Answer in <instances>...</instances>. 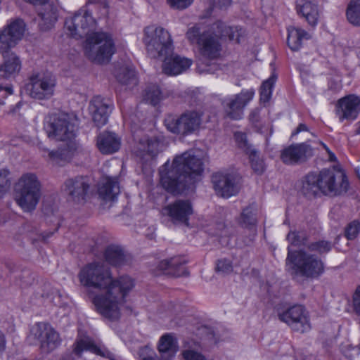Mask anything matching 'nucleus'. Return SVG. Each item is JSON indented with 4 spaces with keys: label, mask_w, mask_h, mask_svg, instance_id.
<instances>
[{
    "label": "nucleus",
    "mask_w": 360,
    "mask_h": 360,
    "mask_svg": "<svg viewBox=\"0 0 360 360\" xmlns=\"http://www.w3.org/2000/svg\"><path fill=\"white\" fill-rule=\"evenodd\" d=\"M96 146L102 154H112L120 150L121 139L113 132L103 131L98 136Z\"/></svg>",
    "instance_id": "25"
},
{
    "label": "nucleus",
    "mask_w": 360,
    "mask_h": 360,
    "mask_svg": "<svg viewBox=\"0 0 360 360\" xmlns=\"http://www.w3.org/2000/svg\"><path fill=\"white\" fill-rule=\"evenodd\" d=\"M188 321H191L193 324V326L196 328L197 329L199 328V326H198V320L196 317H191L189 320H188Z\"/></svg>",
    "instance_id": "64"
},
{
    "label": "nucleus",
    "mask_w": 360,
    "mask_h": 360,
    "mask_svg": "<svg viewBox=\"0 0 360 360\" xmlns=\"http://www.w3.org/2000/svg\"><path fill=\"white\" fill-rule=\"evenodd\" d=\"M4 62L0 65V77L8 78L17 75L21 69V62L13 52L3 53Z\"/></svg>",
    "instance_id": "27"
},
{
    "label": "nucleus",
    "mask_w": 360,
    "mask_h": 360,
    "mask_svg": "<svg viewBox=\"0 0 360 360\" xmlns=\"http://www.w3.org/2000/svg\"><path fill=\"white\" fill-rule=\"evenodd\" d=\"M112 284L109 286L108 292L115 290L117 288L120 290V292H127L133 290L135 282L133 278L128 276H120L118 279H113L112 278Z\"/></svg>",
    "instance_id": "40"
},
{
    "label": "nucleus",
    "mask_w": 360,
    "mask_h": 360,
    "mask_svg": "<svg viewBox=\"0 0 360 360\" xmlns=\"http://www.w3.org/2000/svg\"><path fill=\"white\" fill-rule=\"evenodd\" d=\"M230 233L229 228H228L227 225L225 224L224 222H219L216 224L214 231L211 232L210 233L220 237H226L229 236Z\"/></svg>",
    "instance_id": "52"
},
{
    "label": "nucleus",
    "mask_w": 360,
    "mask_h": 360,
    "mask_svg": "<svg viewBox=\"0 0 360 360\" xmlns=\"http://www.w3.org/2000/svg\"><path fill=\"white\" fill-rule=\"evenodd\" d=\"M153 350L148 347H144L139 349V356L141 360H144V357H148L151 353Z\"/></svg>",
    "instance_id": "56"
},
{
    "label": "nucleus",
    "mask_w": 360,
    "mask_h": 360,
    "mask_svg": "<svg viewBox=\"0 0 360 360\" xmlns=\"http://www.w3.org/2000/svg\"><path fill=\"white\" fill-rule=\"evenodd\" d=\"M253 89H243L239 94L227 96L221 100L224 115L231 120H240L245 106L252 100Z\"/></svg>",
    "instance_id": "13"
},
{
    "label": "nucleus",
    "mask_w": 360,
    "mask_h": 360,
    "mask_svg": "<svg viewBox=\"0 0 360 360\" xmlns=\"http://www.w3.org/2000/svg\"><path fill=\"white\" fill-rule=\"evenodd\" d=\"M337 114L340 121L354 120L360 111V99L354 95L345 96L338 101Z\"/></svg>",
    "instance_id": "21"
},
{
    "label": "nucleus",
    "mask_w": 360,
    "mask_h": 360,
    "mask_svg": "<svg viewBox=\"0 0 360 360\" xmlns=\"http://www.w3.org/2000/svg\"><path fill=\"white\" fill-rule=\"evenodd\" d=\"M167 2L172 8H180V0H167Z\"/></svg>",
    "instance_id": "60"
},
{
    "label": "nucleus",
    "mask_w": 360,
    "mask_h": 360,
    "mask_svg": "<svg viewBox=\"0 0 360 360\" xmlns=\"http://www.w3.org/2000/svg\"><path fill=\"white\" fill-rule=\"evenodd\" d=\"M276 76L272 75L268 79L265 80L261 86L260 100L265 103L268 102L271 97L272 89L276 82Z\"/></svg>",
    "instance_id": "44"
},
{
    "label": "nucleus",
    "mask_w": 360,
    "mask_h": 360,
    "mask_svg": "<svg viewBox=\"0 0 360 360\" xmlns=\"http://www.w3.org/2000/svg\"><path fill=\"white\" fill-rule=\"evenodd\" d=\"M214 188L218 195L229 198L239 191L237 176L228 172H217L212 178Z\"/></svg>",
    "instance_id": "18"
},
{
    "label": "nucleus",
    "mask_w": 360,
    "mask_h": 360,
    "mask_svg": "<svg viewBox=\"0 0 360 360\" xmlns=\"http://www.w3.org/2000/svg\"><path fill=\"white\" fill-rule=\"evenodd\" d=\"M216 269L217 271L224 274H229L233 270L231 262L227 259L219 260Z\"/></svg>",
    "instance_id": "53"
},
{
    "label": "nucleus",
    "mask_w": 360,
    "mask_h": 360,
    "mask_svg": "<svg viewBox=\"0 0 360 360\" xmlns=\"http://www.w3.org/2000/svg\"><path fill=\"white\" fill-rule=\"evenodd\" d=\"M13 93V86L11 84H0V104H4V99Z\"/></svg>",
    "instance_id": "54"
},
{
    "label": "nucleus",
    "mask_w": 360,
    "mask_h": 360,
    "mask_svg": "<svg viewBox=\"0 0 360 360\" xmlns=\"http://www.w3.org/2000/svg\"><path fill=\"white\" fill-rule=\"evenodd\" d=\"M250 157L252 169L257 174L263 173L265 169L264 163L262 159L259 158L257 151L255 149L250 150L248 153Z\"/></svg>",
    "instance_id": "45"
},
{
    "label": "nucleus",
    "mask_w": 360,
    "mask_h": 360,
    "mask_svg": "<svg viewBox=\"0 0 360 360\" xmlns=\"http://www.w3.org/2000/svg\"><path fill=\"white\" fill-rule=\"evenodd\" d=\"M89 188V178L77 176L68 179L63 184V189L69 200L79 203L86 200Z\"/></svg>",
    "instance_id": "17"
},
{
    "label": "nucleus",
    "mask_w": 360,
    "mask_h": 360,
    "mask_svg": "<svg viewBox=\"0 0 360 360\" xmlns=\"http://www.w3.org/2000/svg\"><path fill=\"white\" fill-rule=\"evenodd\" d=\"M56 86L55 76L49 72L33 73L26 84L27 94L38 100L49 99L53 96Z\"/></svg>",
    "instance_id": "9"
},
{
    "label": "nucleus",
    "mask_w": 360,
    "mask_h": 360,
    "mask_svg": "<svg viewBox=\"0 0 360 360\" xmlns=\"http://www.w3.org/2000/svg\"><path fill=\"white\" fill-rule=\"evenodd\" d=\"M352 302L354 311L360 315V294H353Z\"/></svg>",
    "instance_id": "55"
},
{
    "label": "nucleus",
    "mask_w": 360,
    "mask_h": 360,
    "mask_svg": "<svg viewBox=\"0 0 360 360\" xmlns=\"http://www.w3.org/2000/svg\"><path fill=\"white\" fill-rule=\"evenodd\" d=\"M41 197V184L35 174L26 173L15 184L14 200L24 212H32Z\"/></svg>",
    "instance_id": "4"
},
{
    "label": "nucleus",
    "mask_w": 360,
    "mask_h": 360,
    "mask_svg": "<svg viewBox=\"0 0 360 360\" xmlns=\"http://www.w3.org/2000/svg\"><path fill=\"white\" fill-rule=\"evenodd\" d=\"M297 8L309 25L314 27L320 18V10L315 0H298Z\"/></svg>",
    "instance_id": "26"
},
{
    "label": "nucleus",
    "mask_w": 360,
    "mask_h": 360,
    "mask_svg": "<svg viewBox=\"0 0 360 360\" xmlns=\"http://www.w3.org/2000/svg\"><path fill=\"white\" fill-rule=\"evenodd\" d=\"M6 340L2 332L0 330V352H3L5 348Z\"/></svg>",
    "instance_id": "62"
},
{
    "label": "nucleus",
    "mask_w": 360,
    "mask_h": 360,
    "mask_svg": "<svg viewBox=\"0 0 360 360\" xmlns=\"http://www.w3.org/2000/svg\"><path fill=\"white\" fill-rule=\"evenodd\" d=\"M287 43L288 46L292 51L298 50L304 39H309L311 35L305 30L295 27H290L288 28Z\"/></svg>",
    "instance_id": "33"
},
{
    "label": "nucleus",
    "mask_w": 360,
    "mask_h": 360,
    "mask_svg": "<svg viewBox=\"0 0 360 360\" xmlns=\"http://www.w3.org/2000/svg\"><path fill=\"white\" fill-rule=\"evenodd\" d=\"M193 1V0H181V9L188 7Z\"/></svg>",
    "instance_id": "63"
},
{
    "label": "nucleus",
    "mask_w": 360,
    "mask_h": 360,
    "mask_svg": "<svg viewBox=\"0 0 360 360\" xmlns=\"http://www.w3.org/2000/svg\"><path fill=\"white\" fill-rule=\"evenodd\" d=\"M231 3V0H214V4L220 8L226 7Z\"/></svg>",
    "instance_id": "58"
},
{
    "label": "nucleus",
    "mask_w": 360,
    "mask_h": 360,
    "mask_svg": "<svg viewBox=\"0 0 360 360\" xmlns=\"http://www.w3.org/2000/svg\"><path fill=\"white\" fill-rule=\"evenodd\" d=\"M112 109V103L101 96H96L91 100L89 110L92 115V120L98 127H101L107 123Z\"/></svg>",
    "instance_id": "19"
},
{
    "label": "nucleus",
    "mask_w": 360,
    "mask_h": 360,
    "mask_svg": "<svg viewBox=\"0 0 360 360\" xmlns=\"http://www.w3.org/2000/svg\"><path fill=\"white\" fill-rule=\"evenodd\" d=\"M307 130H308L307 127L304 124H299V126L297 127L296 130L294 132H292V136H295L301 131H307Z\"/></svg>",
    "instance_id": "61"
},
{
    "label": "nucleus",
    "mask_w": 360,
    "mask_h": 360,
    "mask_svg": "<svg viewBox=\"0 0 360 360\" xmlns=\"http://www.w3.org/2000/svg\"><path fill=\"white\" fill-rule=\"evenodd\" d=\"M115 75L117 81L123 85L132 86L137 84L134 70L127 67L119 68L115 70Z\"/></svg>",
    "instance_id": "37"
},
{
    "label": "nucleus",
    "mask_w": 360,
    "mask_h": 360,
    "mask_svg": "<svg viewBox=\"0 0 360 360\" xmlns=\"http://www.w3.org/2000/svg\"><path fill=\"white\" fill-rule=\"evenodd\" d=\"M181 225L188 228L195 225V217L192 205L188 200H181Z\"/></svg>",
    "instance_id": "42"
},
{
    "label": "nucleus",
    "mask_w": 360,
    "mask_h": 360,
    "mask_svg": "<svg viewBox=\"0 0 360 360\" xmlns=\"http://www.w3.org/2000/svg\"><path fill=\"white\" fill-rule=\"evenodd\" d=\"M202 156L197 149L181 154V195L184 192L186 195L194 192L204 169Z\"/></svg>",
    "instance_id": "6"
},
{
    "label": "nucleus",
    "mask_w": 360,
    "mask_h": 360,
    "mask_svg": "<svg viewBox=\"0 0 360 360\" xmlns=\"http://www.w3.org/2000/svg\"><path fill=\"white\" fill-rule=\"evenodd\" d=\"M127 294H94L91 297L96 310L105 318L116 321L120 317Z\"/></svg>",
    "instance_id": "11"
},
{
    "label": "nucleus",
    "mask_w": 360,
    "mask_h": 360,
    "mask_svg": "<svg viewBox=\"0 0 360 360\" xmlns=\"http://www.w3.org/2000/svg\"><path fill=\"white\" fill-rule=\"evenodd\" d=\"M202 114L195 110L184 112L181 115V130L184 134L195 132L200 128Z\"/></svg>",
    "instance_id": "30"
},
{
    "label": "nucleus",
    "mask_w": 360,
    "mask_h": 360,
    "mask_svg": "<svg viewBox=\"0 0 360 360\" xmlns=\"http://www.w3.org/2000/svg\"><path fill=\"white\" fill-rule=\"evenodd\" d=\"M331 243L328 241L321 240L312 243L309 245V249L320 254L328 252L331 249Z\"/></svg>",
    "instance_id": "49"
},
{
    "label": "nucleus",
    "mask_w": 360,
    "mask_h": 360,
    "mask_svg": "<svg viewBox=\"0 0 360 360\" xmlns=\"http://www.w3.org/2000/svg\"><path fill=\"white\" fill-rule=\"evenodd\" d=\"M38 10V15L40 18L39 26L43 31L51 29L57 20V8L52 4L47 1Z\"/></svg>",
    "instance_id": "28"
},
{
    "label": "nucleus",
    "mask_w": 360,
    "mask_h": 360,
    "mask_svg": "<svg viewBox=\"0 0 360 360\" xmlns=\"http://www.w3.org/2000/svg\"><path fill=\"white\" fill-rule=\"evenodd\" d=\"M160 182L164 188L174 194L179 193L180 155H176L172 161L167 160L159 169Z\"/></svg>",
    "instance_id": "15"
},
{
    "label": "nucleus",
    "mask_w": 360,
    "mask_h": 360,
    "mask_svg": "<svg viewBox=\"0 0 360 360\" xmlns=\"http://www.w3.org/2000/svg\"><path fill=\"white\" fill-rule=\"evenodd\" d=\"M320 192L326 195L335 196L346 193L349 182L345 174L324 169L317 175Z\"/></svg>",
    "instance_id": "12"
},
{
    "label": "nucleus",
    "mask_w": 360,
    "mask_h": 360,
    "mask_svg": "<svg viewBox=\"0 0 360 360\" xmlns=\"http://www.w3.org/2000/svg\"><path fill=\"white\" fill-rule=\"evenodd\" d=\"M287 240L292 245H305L307 240L306 233L303 231H291L287 236Z\"/></svg>",
    "instance_id": "47"
},
{
    "label": "nucleus",
    "mask_w": 360,
    "mask_h": 360,
    "mask_svg": "<svg viewBox=\"0 0 360 360\" xmlns=\"http://www.w3.org/2000/svg\"><path fill=\"white\" fill-rule=\"evenodd\" d=\"M276 314L281 322L286 323L294 330L304 333L311 328L309 314L303 305L278 307Z\"/></svg>",
    "instance_id": "10"
},
{
    "label": "nucleus",
    "mask_w": 360,
    "mask_h": 360,
    "mask_svg": "<svg viewBox=\"0 0 360 360\" xmlns=\"http://www.w3.org/2000/svg\"><path fill=\"white\" fill-rule=\"evenodd\" d=\"M157 348L162 359L172 360L179 349L177 336L172 333L163 334L158 340Z\"/></svg>",
    "instance_id": "24"
},
{
    "label": "nucleus",
    "mask_w": 360,
    "mask_h": 360,
    "mask_svg": "<svg viewBox=\"0 0 360 360\" xmlns=\"http://www.w3.org/2000/svg\"><path fill=\"white\" fill-rule=\"evenodd\" d=\"M160 145V143L157 139L143 136L134 146L133 153L141 160L147 162L158 155Z\"/></svg>",
    "instance_id": "22"
},
{
    "label": "nucleus",
    "mask_w": 360,
    "mask_h": 360,
    "mask_svg": "<svg viewBox=\"0 0 360 360\" xmlns=\"http://www.w3.org/2000/svg\"><path fill=\"white\" fill-rule=\"evenodd\" d=\"M25 25L21 20H15L0 30V52L6 53L21 40Z\"/></svg>",
    "instance_id": "16"
},
{
    "label": "nucleus",
    "mask_w": 360,
    "mask_h": 360,
    "mask_svg": "<svg viewBox=\"0 0 360 360\" xmlns=\"http://www.w3.org/2000/svg\"><path fill=\"white\" fill-rule=\"evenodd\" d=\"M237 221L243 228L253 229L254 235L256 234L255 229L257 224L256 210L253 207L248 206L244 208Z\"/></svg>",
    "instance_id": "34"
},
{
    "label": "nucleus",
    "mask_w": 360,
    "mask_h": 360,
    "mask_svg": "<svg viewBox=\"0 0 360 360\" xmlns=\"http://www.w3.org/2000/svg\"><path fill=\"white\" fill-rule=\"evenodd\" d=\"M82 285L99 290H107L112 284V274L103 262H94L85 265L79 273Z\"/></svg>",
    "instance_id": "8"
},
{
    "label": "nucleus",
    "mask_w": 360,
    "mask_h": 360,
    "mask_svg": "<svg viewBox=\"0 0 360 360\" xmlns=\"http://www.w3.org/2000/svg\"><path fill=\"white\" fill-rule=\"evenodd\" d=\"M143 43L150 58L161 60L162 71L167 75L180 73V56L174 52L171 34L162 27L148 26L143 30Z\"/></svg>",
    "instance_id": "2"
},
{
    "label": "nucleus",
    "mask_w": 360,
    "mask_h": 360,
    "mask_svg": "<svg viewBox=\"0 0 360 360\" xmlns=\"http://www.w3.org/2000/svg\"><path fill=\"white\" fill-rule=\"evenodd\" d=\"M179 264L180 257L179 256L162 260L158 265L157 268L159 272H158L157 274L162 273L167 275L175 276L179 271Z\"/></svg>",
    "instance_id": "38"
},
{
    "label": "nucleus",
    "mask_w": 360,
    "mask_h": 360,
    "mask_svg": "<svg viewBox=\"0 0 360 360\" xmlns=\"http://www.w3.org/2000/svg\"><path fill=\"white\" fill-rule=\"evenodd\" d=\"M320 144L323 146V148L326 150L329 155V160L330 161H335L336 160L335 154L328 148V147L323 143V142H320Z\"/></svg>",
    "instance_id": "59"
},
{
    "label": "nucleus",
    "mask_w": 360,
    "mask_h": 360,
    "mask_svg": "<svg viewBox=\"0 0 360 360\" xmlns=\"http://www.w3.org/2000/svg\"><path fill=\"white\" fill-rule=\"evenodd\" d=\"M191 64L192 62L190 59L181 58V72L188 69Z\"/></svg>",
    "instance_id": "57"
},
{
    "label": "nucleus",
    "mask_w": 360,
    "mask_h": 360,
    "mask_svg": "<svg viewBox=\"0 0 360 360\" xmlns=\"http://www.w3.org/2000/svg\"><path fill=\"white\" fill-rule=\"evenodd\" d=\"M104 256L105 260L110 264L115 266H120L126 264L130 257L120 247L117 245L108 246L105 249Z\"/></svg>",
    "instance_id": "32"
},
{
    "label": "nucleus",
    "mask_w": 360,
    "mask_h": 360,
    "mask_svg": "<svg viewBox=\"0 0 360 360\" xmlns=\"http://www.w3.org/2000/svg\"><path fill=\"white\" fill-rule=\"evenodd\" d=\"M311 155V148L306 143L291 145L284 148L281 153V159L287 165H293L304 160Z\"/></svg>",
    "instance_id": "23"
},
{
    "label": "nucleus",
    "mask_w": 360,
    "mask_h": 360,
    "mask_svg": "<svg viewBox=\"0 0 360 360\" xmlns=\"http://www.w3.org/2000/svg\"><path fill=\"white\" fill-rule=\"evenodd\" d=\"M286 266L292 274L310 278L319 276L324 271V264L316 255L307 251L291 252L288 248Z\"/></svg>",
    "instance_id": "7"
},
{
    "label": "nucleus",
    "mask_w": 360,
    "mask_h": 360,
    "mask_svg": "<svg viewBox=\"0 0 360 360\" xmlns=\"http://www.w3.org/2000/svg\"><path fill=\"white\" fill-rule=\"evenodd\" d=\"M186 35L191 42L196 41L198 44L202 55L210 59L219 56L221 49L220 39L228 37L230 40L234 39L233 28L222 22L214 23L202 33L198 27H193L188 31Z\"/></svg>",
    "instance_id": "3"
},
{
    "label": "nucleus",
    "mask_w": 360,
    "mask_h": 360,
    "mask_svg": "<svg viewBox=\"0 0 360 360\" xmlns=\"http://www.w3.org/2000/svg\"><path fill=\"white\" fill-rule=\"evenodd\" d=\"M304 195L308 197L315 196L320 192L319 178L315 174H309L302 181L301 188Z\"/></svg>",
    "instance_id": "35"
},
{
    "label": "nucleus",
    "mask_w": 360,
    "mask_h": 360,
    "mask_svg": "<svg viewBox=\"0 0 360 360\" xmlns=\"http://www.w3.org/2000/svg\"><path fill=\"white\" fill-rule=\"evenodd\" d=\"M120 186L115 177H105L98 188L101 197L106 200H113L120 193Z\"/></svg>",
    "instance_id": "31"
},
{
    "label": "nucleus",
    "mask_w": 360,
    "mask_h": 360,
    "mask_svg": "<svg viewBox=\"0 0 360 360\" xmlns=\"http://www.w3.org/2000/svg\"><path fill=\"white\" fill-rule=\"evenodd\" d=\"M44 129L51 140L67 142L70 150L72 144L75 150L76 144L72 141L76 135L77 127L74 120L67 113H52L45 117Z\"/></svg>",
    "instance_id": "5"
},
{
    "label": "nucleus",
    "mask_w": 360,
    "mask_h": 360,
    "mask_svg": "<svg viewBox=\"0 0 360 360\" xmlns=\"http://www.w3.org/2000/svg\"><path fill=\"white\" fill-rule=\"evenodd\" d=\"M65 27L75 38L86 37L84 46L85 56L98 64L108 63L115 52V46L110 34L103 32H93L96 20L86 9H81L65 21Z\"/></svg>",
    "instance_id": "1"
},
{
    "label": "nucleus",
    "mask_w": 360,
    "mask_h": 360,
    "mask_svg": "<svg viewBox=\"0 0 360 360\" xmlns=\"http://www.w3.org/2000/svg\"><path fill=\"white\" fill-rule=\"evenodd\" d=\"M84 351H89L110 360H122L120 357L112 353L105 346L96 345L89 337H79L77 339L74 352L77 354H80Z\"/></svg>",
    "instance_id": "20"
},
{
    "label": "nucleus",
    "mask_w": 360,
    "mask_h": 360,
    "mask_svg": "<svg viewBox=\"0 0 360 360\" xmlns=\"http://www.w3.org/2000/svg\"><path fill=\"white\" fill-rule=\"evenodd\" d=\"M9 172L6 169H0V193H3L9 187L10 182L8 179Z\"/></svg>",
    "instance_id": "51"
},
{
    "label": "nucleus",
    "mask_w": 360,
    "mask_h": 360,
    "mask_svg": "<svg viewBox=\"0 0 360 360\" xmlns=\"http://www.w3.org/2000/svg\"><path fill=\"white\" fill-rule=\"evenodd\" d=\"M162 98V93L158 85L150 84L145 89L143 99L146 103L156 105Z\"/></svg>",
    "instance_id": "41"
},
{
    "label": "nucleus",
    "mask_w": 360,
    "mask_h": 360,
    "mask_svg": "<svg viewBox=\"0 0 360 360\" xmlns=\"http://www.w3.org/2000/svg\"><path fill=\"white\" fill-rule=\"evenodd\" d=\"M29 338L33 339L34 344H39L44 352H49L60 344L59 334L48 323H35L30 330Z\"/></svg>",
    "instance_id": "14"
},
{
    "label": "nucleus",
    "mask_w": 360,
    "mask_h": 360,
    "mask_svg": "<svg viewBox=\"0 0 360 360\" xmlns=\"http://www.w3.org/2000/svg\"><path fill=\"white\" fill-rule=\"evenodd\" d=\"M360 230V224L358 221H354L350 223L346 231H345V236L349 240H352L355 238Z\"/></svg>",
    "instance_id": "50"
},
{
    "label": "nucleus",
    "mask_w": 360,
    "mask_h": 360,
    "mask_svg": "<svg viewBox=\"0 0 360 360\" xmlns=\"http://www.w3.org/2000/svg\"><path fill=\"white\" fill-rule=\"evenodd\" d=\"M37 146L41 151L47 153V157L51 161L58 165H62L63 162H69L75 152V148L72 144L70 150L60 148L56 150H48L41 142H39Z\"/></svg>",
    "instance_id": "29"
},
{
    "label": "nucleus",
    "mask_w": 360,
    "mask_h": 360,
    "mask_svg": "<svg viewBox=\"0 0 360 360\" xmlns=\"http://www.w3.org/2000/svg\"><path fill=\"white\" fill-rule=\"evenodd\" d=\"M236 141L239 148L243 149L246 153L254 148L249 144L246 134L243 132H236L234 134Z\"/></svg>",
    "instance_id": "48"
},
{
    "label": "nucleus",
    "mask_w": 360,
    "mask_h": 360,
    "mask_svg": "<svg viewBox=\"0 0 360 360\" xmlns=\"http://www.w3.org/2000/svg\"><path fill=\"white\" fill-rule=\"evenodd\" d=\"M347 18L354 25H360V0H352L347 9Z\"/></svg>",
    "instance_id": "43"
},
{
    "label": "nucleus",
    "mask_w": 360,
    "mask_h": 360,
    "mask_svg": "<svg viewBox=\"0 0 360 360\" xmlns=\"http://www.w3.org/2000/svg\"><path fill=\"white\" fill-rule=\"evenodd\" d=\"M184 347L185 349L182 352V356L186 360H207L206 357L202 354L197 349L200 347L199 342L192 339L190 341H184Z\"/></svg>",
    "instance_id": "36"
},
{
    "label": "nucleus",
    "mask_w": 360,
    "mask_h": 360,
    "mask_svg": "<svg viewBox=\"0 0 360 360\" xmlns=\"http://www.w3.org/2000/svg\"><path fill=\"white\" fill-rule=\"evenodd\" d=\"M165 124L167 129L174 133L179 134L180 117L178 115H168L165 120Z\"/></svg>",
    "instance_id": "46"
},
{
    "label": "nucleus",
    "mask_w": 360,
    "mask_h": 360,
    "mask_svg": "<svg viewBox=\"0 0 360 360\" xmlns=\"http://www.w3.org/2000/svg\"><path fill=\"white\" fill-rule=\"evenodd\" d=\"M162 214L174 224L180 222V200H176L162 209Z\"/></svg>",
    "instance_id": "39"
}]
</instances>
